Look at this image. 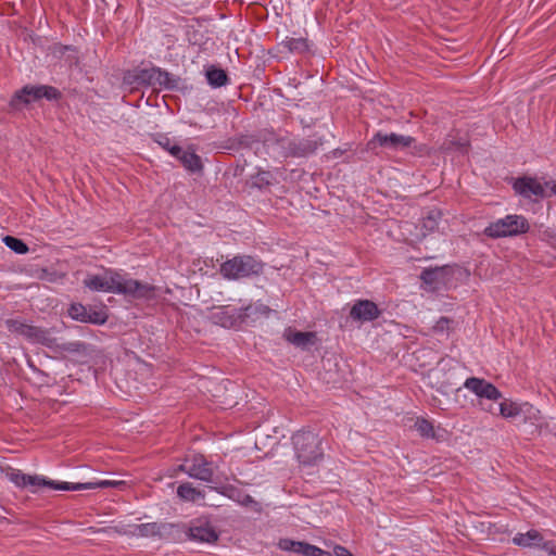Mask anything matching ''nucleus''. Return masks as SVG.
Returning a JSON list of instances; mask_svg holds the SVG:
<instances>
[{
    "label": "nucleus",
    "instance_id": "obj_1",
    "mask_svg": "<svg viewBox=\"0 0 556 556\" xmlns=\"http://www.w3.org/2000/svg\"><path fill=\"white\" fill-rule=\"evenodd\" d=\"M83 283L91 291L123 294L135 299H150L154 293L152 286L128 278L112 268L101 274L88 275Z\"/></svg>",
    "mask_w": 556,
    "mask_h": 556
},
{
    "label": "nucleus",
    "instance_id": "obj_2",
    "mask_svg": "<svg viewBox=\"0 0 556 556\" xmlns=\"http://www.w3.org/2000/svg\"><path fill=\"white\" fill-rule=\"evenodd\" d=\"M500 414L506 419H514L529 425L530 434L548 431L556 435V428L551 426L552 420L544 418L541 412L528 402L504 400L500 403Z\"/></svg>",
    "mask_w": 556,
    "mask_h": 556
},
{
    "label": "nucleus",
    "instance_id": "obj_3",
    "mask_svg": "<svg viewBox=\"0 0 556 556\" xmlns=\"http://www.w3.org/2000/svg\"><path fill=\"white\" fill-rule=\"evenodd\" d=\"M264 269L261 260L252 255H236L225 261L219 268L224 279L239 280L260 275Z\"/></svg>",
    "mask_w": 556,
    "mask_h": 556
},
{
    "label": "nucleus",
    "instance_id": "obj_4",
    "mask_svg": "<svg viewBox=\"0 0 556 556\" xmlns=\"http://www.w3.org/2000/svg\"><path fill=\"white\" fill-rule=\"evenodd\" d=\"M296 458L304 466L316 465L323 457L320 439L312 431H299L292 437Z\"/></svg>",
    "mask_w": 556,
    "mask_h": 556
},
{
    "label": "nucleus",
    "instance_id": "obj_5",
    "mask_svg": "<svg viewBox=\"0 0 556 556\" xmlns=\"http://www.w3.org/2000/svg\"><path fill=\"white\" fill-rule=\"evenodd\" d=\"M529 230L527 219L521 215L510 214L491 223L484 233L490 238L514 237Z\"/></svg>",
    "mask_w": 556,
    "mask_h": 556
},
{
    "label": "nucleus",
    "instance_id": "obj_6",
    "mask_svg": "<svg viewBox=\"0 0 556 556\" xmlns=\"http://www.w3.org/2000/svg\"><path fill=\"white\" fill-rule=\"evenodd\" d=\"M8 479L17 488H29L31 492H36L42 486H48L56 491H72V489H63V485H71L72 482H60L49 480L42 476L26 475L18 469H13L7 473Z\"/></svg>",
    "mask_w": 556,
    "mask_h": 556
},
{
    "label": "nucleus",
    "instance_id": "obj_7",
    "mask_svg": "<svg viewBox=\"0 0 556 556\" xmlns=\"http://www.w3.org/2000/svg\"><path fill=\"white\" fill-rule=\"evenodd\" d=\"M514 190L527 199L545 198L556 194V180H548L543 184L536 178L522 177L515 180Z\"/></svg>",
    "mask_w": 556,
    "mask_h": 556
},
{
    "label": "nucleus",
    "instance_id": "obj_8",
    "mask_svg": "<svg viewBox=\"0 0 556 556\" xmlns=\"http://www.w3.org/2000/svg\"><path fill=\"white\" fill-rule=\"evenodd\" d=\"M59 97V91L50 86H25L17 91L10 101V105L13 110H21L23 106L46 98L53 100Z\"/></svg>",
    "mask_w": 556,
    "mask_h": 556
},
{
    "label": "nucleus",
    "instance_id": "obj_9",
    "mask_svg": "<svg viewBox=\"0 0 556 556\" xmlns=\"http://www.w3.org/2000/svg\"><path fill=\"white\" fill-rule=\"evenodd\" d=\"M178 469L187 473L190 478L204 482L212 481V464L202 455H194L191 458L186 459L184 464L179 465Z\"/></svg>",
    "mask_w": 556,
    "mask_h": 556
},
{
    "label": "nucleus",
    "instance_id": "obj_10",
    "mask_svg": "<svg viewBox=\"0 0 556 556\" xmlns=\"http://www.w3.org/2000/svg\"><path fill=\"white\" fill-rule=\"evenodd\" d=\"M464 388L480 399L497 401L502 397V392L493 383L481 378L470 377L466 379Z\"/></svg>",
    "mask_w": 556,
    "mask_h": 556
},
{
    "label": "nucleus",
    "instance_id": "obj_11",
    "mask_svg": "<svg viewBox=\"0 0 556 556\" xmlns=\"http://www.w3.org/2000/svg\"><path fill=\"white\" fill-rule=\"evenodd\" d=\"M320 144L319 138L312 137L290 139L283 144V148L292 156L305 157L313 154Z\"/></svg>",
    "mask_w": 556,
    "mask_h": 556
},
{
    "label": "nucleus",
    "instance_id": "obj_12",
    "mask_svg": "<svg viewBox=\"0 0 556 556\" xmlns=\"http://www.w3.org/2000/svg\"><path fill=\"white\" fill-rule=\"evenodd\" d=\"M135 78L138 83L148 85L157 84L167 89H172L175 87V79L167 72H164L155 67L139 71L135 75Z\"/></svg>",
    "mask_w": 556,
    "mask_h": 556
},
{
    "label": "nucleus",
    "instance_id": "obj_13",
    "mask_svg": "<svg viewBox=\"0 0 556 556\" xmlns=\"http://www.w3.org/2000/svg\"><path fill=\"white\" fill-rule=\"evenodd\" d=\"M240 317L241 314L239 311L230 305L214 307L210 314L211 321L224 328L235 327L238 324Z\"/></svg>",
    "mask_w": 556,
    "mask_h": 556
},
{
    "label": "nucleus",
    "instance_id": "obj_14",
    "mask_svg": "<svg viewBox=\"0 0 556 556\" xmlns=\"http://www.w3.org/2000/svg\"><path fill=\"white\" fill-rule=\"evenodd\" d=\"M188 535L191 541L199 543H212L218 538L214 528L202 519L194 520L190 525Z\"/></svg>",
    "mask_w": 556,
    "mask_h": 556
},
{
    "label": "nucleus",
    "instance_id": "obj_15",
    "mask_svg": "<svg viewBox=\"0 0 556 556\" xmlns=\"http://www.w3.org/2000/svg\"><path fill=\"white\" fill-rule=\"evenodd\" d=\"M379 315L380 311L378 306L369 300L356 301L350 311L351 318L362 323L372 321L378 318Z\"/></svg>",
    "mask_w": 556,
    "mask_h": 556
},
{
    "label": "nucleus",
    "instance_id": "obj_16",
    "mask_svg": "<svg viewBox=\"0 0 556 556\" xmlns=\"http://www.w3.org/2000/svg\"><path fill=\"white\" fill-rule=\"evenodd\" d=\"M11 332L21 334L34 342H43L47 339V332L38 327L28 325L22 320L10 319L7 321Z\"/></svg>",
    "mask_w": 556,
    "mask_h": 556
},
{
    "label": "nucleus",
    "instance_id": "obj_17",
    "mask_svg": "<svg viewBox=\"0 0 556 556\" xmlns=\"http://www.w3.org/2000/svg\"><path fill=\"white\" fill-rule=\"evenodd\" d=\"M413 138L409 136L397 135L394 132L382 134L378 132L375 135L370 143H378L381 147L397 150L410 146Z\"/></svg>",
    "mask_w": 556,
    "mask_h": 556
},
{
    "label": "nucleus",
    "instance_id": "obj_18",
    "mask_svg": "<svg viewBox=\"0 0 556 556\" xmlns=\"http://www.w3.org/2000/svg\"><path fill=\"white\" fill-rule=\"evenodd\" d=\"M175 159L189 172L199 173L203 168L201 157L197 154L193 144L181 147V152Z\"/></svg>",
    "mask_w": 556,
    "mask_h": 556
},
{
    "label": "nucleus",
    "instance_id": "obj_19",
    "mask_svg": "<svg viewBox=\"0 0 556 556\" xmlns=\"http://www.w3.org/2000/svg\"><path fill=\"white\" fill-rule=\"evenodd\" d=\"M283 338L289 343L302 350H308L316 343V334L314 332H303L292 328H287L285 330Z\"/></svg>",
    "mask_w": 556,
    "mask_h": 556
},
{
    "label": "nucleus",
    "instance_id": "obj_20",
    "mask_svg": "<svg viewBox=\"0 0 556 556\" xmlns=\"http://www.w3.org/2000/svg\"><path fill=\"white\" fill-rule=\"evenodd\" d=\"M416 431L425 439H432L438 442L447 438V432L442 428H434L433 424L428 419L418 417L414 425Z\"/></svg>",
    "mask_w": 556,
    "mask_h": 556
},
{
    "label": "nucleus",
    "instance_id": "obj_21",
    "mask_svg": "<svg viewBox=\"0 0 556 556\" xmlns=\"http://www.w3.org/2000/svg\"><path fill=\"white\" fill-rule=\"evenodd\" d=\"M447 277L446 267H435L422 270L420 278L430 290H437L444 285Z\"/></svg>",
    "mask_w": 556,
    "mask_h": 556
},
{
    "label": "nucleus",
    "instance_id": "obj_22",
    "mask_svg": "<svg viewBox=\"0 0 556 556\" xmlns=\"http://www.w3.org/2000/svg\"><path fill=\"white\" fill-rule=\"evenodd\" d=\"M124 484L123 481L115 480H100V481H91L85 483H72L71 485H63V489H72V491H81V490H93V489H105V488H118Z\"/></svg>",
    "mask_w": 556,
    "mask_h": 556
},
{
    "label": "nucleus",
    "instance_id": "obj_23",
    "mask_svg": "<svg viewBox=\"0 0 556 556\" xmlns=\"http://www.w3.org/2000/svg\"><path fill=\"white\" fill-rule=\"evenodd\" d=\"M542 542V534L536 530H529L526 533H517L513 543L521 547H539Z\"/></svg>",
    "mask_w": 556,
    "mask_h": 556
},
{
    "label": "nucleus",
    "instance_id": "obj_24",
    "mask_svg": "<svg viewBox=\"0 0 556 556\" xmlns=\"http://www.w3.org/2000/svg\"><path fill=\"white\" fill-rule=\"evenodd\" d=\"M218 492L242 506L256 504L252 496L231 485L223 486Z\"/></svg>",
    "mask_w": 556,
    "mask_h": 556
},
{
    "label": "nucleus",
    "instance_id": "obj_25",
    "mask_svg": "<svg viewBox=\"0 0 556 556\" xmlns=\"http://www.w3.org/2000/svg\"><path fill=\"white\" fill-rule=\"evenodd\" d=\"M154 141L173 157L181 152V146L179 142L166 134H157L154 138Z\"/></svg>",
    "mask_w": 556,
    "mask_h": 556
},
{
    "label": "nucleus",
    "instance_id": "obj_26",
    "mask_svg": "<svg viewBox=\"0 0 556 556\" xmlns=\"http://www.w3.org/2000/svg\"><path fill=\"white\" fill-rule=\"evenodd\" d=\"M177 495L181 500L188 501V502H197L199 500H203L204 498V494L200 490L195 489L189 482L181 483L177 488Z\"/></svg>",
    "mask_w": 556,
    "mask_h": 556
},
{
    "label": "nucleus",
    "instance_id": "obj_27",
    "mask_svg": "<svg viewBox=\"0 0 556 556\" xmlns=\"http://www.w3.org/2000/svg\"><path fill=\"white\" fill-rule=\"evenodd\" d=\"M206 79H207V83L213 88L223 87V86H225L228 83V77H227L226 72L224 70H222V68H217V67H214V66H211L206 71Z\"/></svg>",
    "mask_w": 556,
    "mask_h": 556
},
{
    "label": "nucleus",
    "instance_id": "obj_28",
    "mask_svg": "<svg viewBox=\"0 0 556 556\" xmlns=\"http://www.w3.org/2000/svg\"><path fill=\"white\" fill-rule=\"evenodd\" d=\"M309 544L292 540H280L279 547L283 551L293 552L306 556Z\"/></svg>",
    "mask_w": 556,
    "mask_h": 556
},
{
    "label": "nucleus",
    "instance_id": "obj_29",
    "mask_svg": "<svg viewBox=\"0 0 556 556\" xmlns=\"http://www.w3.org/2000/svg\"><path fill=\"white\" fill-rule=\"evenodd\" d=\"M281 45L290 52H304L308 48L306 39L302 37H287L285 40H282Z\"/></svg>",
    "mask_w": 556,
    "mask_h": 556
},
{
    "label": "nucleus",
    "instance_id": "obj_30",
    "mask_svg": "<svg viewBox=\"0 0 556 556\" xmlns=\"http://www.w3.org/2000/svg\"><path fill=\"white\" fill-rule=\"evenodd\" d=\"M440 220L441 213L439 211H430L428 215L422 219V228L427 232H433L439 228Z\"/></svg>",
    "mask_w": 556,
    "mask_h": 556
},
{
    "label": "nucleus",
    "instance_id": "obj_31",
    "mask_svg": "<svg viewBox=\"0 0 556 556\" xmlns=\"http://www.w3.org/2000/svg\"><path fill=\"white\" fill-rule=\"evenodd\" d=\"M160 532V527L155 522L137 525L132 531L134 534L139 536H152Z\"/></svg>",
    "mask_w": 556,
    "mask_h": 556
},
{
    "label": "nucleus",
    "instance_id": "obj_32",
    "mask_svg": "<svg viewBox=\"0 0 556 556\" xmlns=\"http://www.w3.org/2000/svg\"><path fill=\"white\" fill-rule=\"evenodd\" d=\"M5 245L17 254H25L28 252V247L21 239L7 236L3 238Z\"/></svg>",
    "mask_w": 556,
    "mask_h": 556
},
{
    "label": "nucleus",
    "instance_id": "obj_33",
    "mask_svg": "<svg viewBox=\"0 0 556 556\" xmlns=\"http://www.w3.org/2000/svg\"><path fill=\"white\" fill-rule=\"evenodd\" d=\"M88 309L89 308H87L83 304H79V303L72 304L71 307L68 308V315L74 320H77V321H80V323H87Z\"/></svg>",
    "mask_w": 556,
    "mask_h": 556
},
{
    "label": "nucleus",
    "instance_id": "obj_34",
    "mask_svg": "<svg viewBox=\"0 0 556 556\" xmlns=\"http://www.w3.org/2000/svg\"><path fill=\"white\" fill-rule=\"evenodd\" d=\"M87 316V323L94 325H103L108 319V315L103 309L94 311L89 308Z\"/></svg>",
    "mask_w": 556,
    "mask_h": 556
},
{
    "label": "nucleus",
    "instance_id": "obj_35",
    "mask_svg": "<svg viewBox=\"0 0 556 556\" xmlns=\"http://www.w3.org/2000/svg\"><path fill=\"white\" fill-rule=\"evenodd\" d=\"M453 321L447 317H441L433 326V331L437 333L448 332L451 329V324Z\"/></svg>",
    "mask_w": 556,
    "mask_h": 556
},
{
    "label": "nucleus",
    "instance_id": "obj_36",
    "mask_svg": "<svg viewBox=\"0 0 556 556\" xmlns=\"http://www.w3.org/2000/svg\"><path fill=\"white\" fill-rule=\"evenodd\" d=\"M271 180V174L269 172H261L255 177L253 184L257 187L269 185Z\"/></svg>",
    "mask_w": 556,
    "mask_h": 556
},
{
    "label": "nucleus",
    "instance_id": "obj_37",
    "mask_svg": "<svg viewBox=\"0 0 556 556\" xmlns=\"http://www.w3.org/2000/svg\"><path fill=\"white\" fill-rule=\"evenodd\" d=\"M306 556H330V553L309 544Z\"/></svg>",
    "mask_w": 556,
    "mask_h": 556
},
{
    "label": "nucleus",
    "instance_id": "obj_38",
    "mask_svg": "<svg viewBox=\"0 0 556 556\" xmlns=\"http://www.w3.org/2000/svg\"><path fill=\"white\" fill-rule=\"evenodd\" d=\"M538 548H541V549L545 551L549 555H555L556 556V545H554L552 542L544 541L543 538H542L541 545H539Z\"/></svg>",
    "mask_w": 556,
    "mask_h": 556
},
{
    "label": "nucleus",
    "instance_id": "obj_39",
    "mask_svg": "<svg viewBox=\"0 0 556 556\" xmlns=\"http://www.w3.org/2000/svg\"><path fill=\"white\" fill-rule=\"evenodd\" d=\"M334 554L336 556H354L345 547L340 545L334 547Z\"/></svg>",
    "mask_w": 556,
    "mask_h": 556
},
{
    "label": "nucleus",
    "instance_id": "obj_40",
    "mask_svg": "<svg viewBox=\"0 0 556 556\" xmlns=\"http://www.w3.org/2000/svg\"><path fill=\"white\" fill-rule=\"evenodd\" d=\"M61 50H64V51L65 50H71V48L70 47H62Z\"/></svg>",
    "mask_w": 556,
    "mask_h": 556
}]
</instances>
